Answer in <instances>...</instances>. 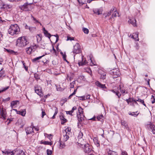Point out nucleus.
Returning a JSON list of instances; mask_svg holds the SVG:
<instances>
[{
  "label": "nucleus",
  "mask_w": 155,
  "mask_h": 155,
  "mask_svg": "<svg viewBox=\"0 0 155 155\" xmlns=\"http://www.w3.org/2000/svg\"><path fill=\"white\" fill-rule=\"evenodd\" d=\"M20 29L18 26L16 24L11 25L8 29V33L11 35L18 34Z\"/></svg>",
  "instance_id": "obj_1"
},
{
  "label": "nucleus",
  "mask_w": 155,
  "mask_h": 155,
  "mask_svg": "<svg viewBox=\"0 0 155 155\" xmlns=\"http://www.w3.org/2000/svg\"><path fill=\"white\" fill-rule=\"evenodd\" d=\"M28 43V41L24 37H19L17 41V45L21 48L25 47Z\"/></svg>",
  "instance_id": "obj_2"
},
{
  "label": "nucleus",
  "mask_w": 155,
  "mask_h": 155,
  "mask_svg": "<svg viewBox=\"0 0 155 155\" xmlns=\"http://www.w3.org/2000/svg\"><path fill=\"white\" fill-rule=\"evenodd\" d=\"M81 58L82 59V60L81 61H79L78 62V64L79 66H83L84 65H85L86 64L88 65V63L89 62H91V64H90L91 66L95 65H96V63L95 61H93L92 60L91 58L90 57V59L88 60V61H87L85 59L83 58V56H81Z\"/></svg>",
  "instance_id": "obj_3"
},
{
  "label": "nucleus",
  "mask_w": 155,
  "mask_h": 155,
  "mask_svg": "<svg viewBox=\"0 0 155 155\" xmlns=\"http://www.w3.org/2000/svg\"><path fill=\"white\" fill-rule=\"evenodd\" d=\"M78 110L79 114H77V115L79 122L78 123L81 124V122L84 120L85 118L83 114V109L81 107H79L78 108Z\"/></svg>",
  "instance_id": "obj_4"
},
{
  "label": "nucleus",
  "mask_w": 155,
  "mask_h": 155,
  "mask_svg": "<svg viewBox=\"0 0 155 155\" xmlns=\"http://www.w3.org/2000/svg\"><path fill=\"white\" fill-rule=\"evenodd\" d=\"M126 101L128 104L129 102H132V101H134V103L135 104H137V101L143 104L144 106H146V104L144 103V101L140 98H138L137 100H135L133 98H129L128 99H126Z\"/></svg>",
  "instance_id": "obj_5"
},
{
  "label": "nucleus",
  "mask_w": 155,
  "mask_h": 155,
  "mask_svg": "<svg viewBox=\"0 0 155 155\" xmlns=\"http://www.w3.org/2000/svg\"><path fill=\"white\" fill-rule=\"evenodd\" d=\"M7 117V113L5 108L0 107V118L5 120Z\"/></svg>",
  "instance_id": "obj_6"
},
{
  "label": "nucleus",
  "mask_w": 155,
  "mask_h": 155,
  "mask_svg": "<svg viewBox=\"0 0 155 155\" xmlns=\"http://www.w3.org/2000/svg\"><path fill=\"white\" fill-rule=\"evenodd\" d=\"M73 52L76 54L79 53L81 52V47L78 43H76L74 46Z\"/></svg>",
  "instance_id": "obj_7"
},
{
  "label": "nucleus",
  "mask_w": 155,
  "mask_h": 155,
  "mask_svg": "<svg viewBox=\"0 0 155 155\" xmlns=\"http://www.w3.org/2000/svg\"><path fill=\"white\" fill-rule=\"evenodd\" d=\"M83 147L82 148H84V151L85 153H89L92 150L91 147L87 143L83 146Z\"/></svg>",
  "instance_id": "obj_8"
},
{
  "label": "nucleus",
  "mask_w": 155,
  "mask_h": 155,
  "mask_svg": "<svg viewBox=\"0 0 155 155\" xmlns=\"http://www.w3.org/2000/svg\"><path fill=\"white\" fill-rule=\"evenodd\" d=\"M147 127L148 129L151 131L153 134H155V126L152 123H150L147 125Z\"/></svg>",
  "instance_id": "obj_9"
},
{
  "label": "nucleus",
  "mask_w": 155,
  "mask_h": 155,
  "mask_svg": "<svg viewBox=\"0 0 155 155\" xmlns=\"http://www.w3.org/2000/svg\"><path fill=\"white\" fill-rule=\"evenodd\" d=\"M34 90L35 92L39 96L41 97L42 95L41 87L38 85L35 86L34 87Z\"/></svg>",
  "instance_id": "obj_10"
},
{
  "label": "nucleus",
  "mask_w": 155,
  "mask_h": 155,
  "mask_svg": "<svg viewBox=\"0 0 155 155\" xmlns=\"http://www.w3.org/2000/svg\"><path fill=\"white\" fill-rule=\"evenodd\" d=\"M12 6L11 5L7 4H3L1 5L0 9H3L4 10H7L8 9H10L11 8Z\"/></svg>",
  "instance_id": "obj_11"
},
{
  "label": "nucleus",
  "mask_w": 155,
  "mask_h": 155,
  "mask_svg": "<svg viewBox=\"0 0 155 155\" xmlns=\"http://www.w3.org/2000/svg\"><path fill=\"white\" fill-rule=\"evenodd\" d=\"M98 73L101 75V78L103 80L105 79L106 78V72H105L102 70H99L98 71Z\"/></svg>",
  "instance_id": "obj_12"
},
{
  "label": "nucleus",
  "mask_w": 155,
  "mask_h": 155,
  "mask_svg": "<svg viewBox=\"0 0 155 155\" xmlns=\"http://www.w3.org/2000/svg\"><path fill=\"white\" fill-rule=\"evenodd\" d=\"M3 153H5L7 155H15V150L12 151L9 150H5L2 151Z\"/></svg>",
  "instance_id": "obj_13"
},
{
  "label": "nucleus",
  "mask_w": 155,
  "mask_h": 155,
  "mask_svg": "<svg viewBox=\"0 0 155 155\" xmlns=\"http://www.w3.org/2000/svg\"><path fill=\"white\" fill-rule=\"evenodd\" d=\"M103 10L102 8H96L93 9V12L94 13L97 15L102 14Z\"/></svg>",
  "instance_id": "obj_14"
},
{
  "label": "nucleus",
  "mask_w": 155,
  "mask_h": 155,
  "mask_svg": "<svg viewBox=\"0 0 155 155\" xmlns=\"http://www.w3.org/2000/svg\"><path fill=\"white\" fill-rule=\"evenodd\" d=\"M110 73L114 78L118 77L120 75V73L118 70H114L111 71Z\"/></svg>",
  "instance_id": "obj_15"
},
{
  "label": "nucleus",
  "mask_w": 155,
  "mask_h": 155,
  "mask_svg": "<svg viewBox=\"0 0 155 155\" xmlns=\"http://www.w3.org/2000/svg\"><path fill=\"white\" fill-rule=\"evenodd\" d=\"M15 155H25V153L23 150L16 149L15 150Z\"/></svg>",
  "instance_id": "obj_16"
},
{
  "label": "nucleus",
  "mask_w": 155,
  "mask_h": 155,
  "mask_svg": "<svg viewBox=\"0 0 155 155\" xmlns=\"http://www.w3.org/2000/svg\"><path fill=\"white\" fill-rule=\"evenodd\" d=\"M29 5H28V3H26L23 5L21 6V9L24 11H27L29 10L28 8V6Z\"/></svg>",
  "instance_id": "obj_17"
},
{
  "label": "nucleus",
  "mask_w": 155,
  "mask_h": 155,
  "mask_svg": "<svg viewBox=\"0 0 155 155\" xmlns=\"http://www.w3.org/2000/svg\"><path fill=\"white\" fill-rule=\"evenodd\" d=\"M95 84L97 87H98L100 88L104 89L106 88V87L105 84H101L99 81H96L95 82Z\"/></svg>",
  "instance_id": "obj_18"
},
{
  "label": "nucleus",
  "mask_w": 155,
  "mask_h": 155,
  "mask_svg": "<svg viewBox=\"0 0 155 155\" xmlns=\"http://www.w3.org/2000/svg\"><path fill=\"white\" fill-rule=\"evenodd\" d=\"M128 22L131 24L134 27H136V19L133 18H129L128 21Z\"/></svg>",
  "instance_id": "obj_19"
},
{
  "label": "nucleus",
  "mask_w": 155,
  "mask_h": 155,
  "mask_svg": "<svg viewBox=\"0 0 155 155\" xmlns=\"http://www.w3.org/2000/svg\"><path fill=\"white\" fill-rule=\"evenodd\" d=\"M26 132L27 134H28L34 133L33 128L31 127H28L25 129Z\"/></svg>",
  "instance_id": "obj_20"
},
{
  "label": "nucleus",
  "mask_w": 155,
  "mask_h": 155,
  "mask_svg": "<svg viewBox=\"0 0 155 155\" xmlns=\"http://www.w3.org/2000/svg\"><path fill=\"white\" fill-rule=\"evenodd\" d=\"M79 145L81 146L82 147H83V146L84 145L87 143L84 141L83 139H78V142Z\"/></svg>",
  "instance_id": "obj_21"
},
{
  "label": "nucleus",
  "mask_w": 155,
  "mask_h": 155,
  "mask_svg": "<svg viewBox=\"0 0 155 155\" xmlns=\"http://www.w3.org/2000/svg\"><path fill=\"white\" fill-rule=\"evenodd\" d=\"M121 124L122 126L124 127L125 129H126L128 130L129 129V127L128 125V124L126 121L124 120H121Z\"/></svg>",
  "instance_id": "obj_22"
},
{
  "label": "nucleus",
  "mask_w": 155,
  "mask_h": 155,
  "mask_svg": "<svg viewBox=\"0 0 155 155\" xmlns=\"http://www.w3.org/2000/svg\"><path fill=\"white\" fill-rule=\"evenodd\" d=\"M34 50L33 46H31L26 48V52L29 54H31L32 52L34 51Z\"/></svg>",
  "instance_id": "obj_23"
},
{
  "label": "nucleus",
  "mask_w": 155,
  "mask_h": 155,
  "mask_svg": "<svg viewBox=\"0 0 155 155\" xmlns=\"http://www.w3.org/2000/svg\"><path fill=\"white\" fill-rule=\"evenodd\" d=\"M130 37H131V38H133L135 40H137V41H139V39L138 38V32L134 33L133 35H130Z\"/></svg>",
  "instance_id": "obj_24"
},
{
  "label": "nucleus",
  "mask_w": 155,
  "mask_h": 155,
  "mask_svg": "<svg viewBox=\"0 0 155 155\" xmlns=\"http://www.w3.org/2000/svg\"><path fill=\"white\" fill-rule=\"evenodd\" d=\"M49 53H45V54H43L41 56H39L38 57H37L36 58H35L32 60V61L33 62H36L37 61H38L42 57L45 56V55L49 54Z\"/></svg>",
  "instance_id": "obj_25"
},
{
  "label": "nucleus",
  "mask_w": 155,
  "mask_h": 155,
  "mask_svg": "<svg viewBox=\"0 0 155 155\" xmlns=\"http://www.w3.org/2000/svg\"><path fill=\"white\" fill-rule=\"evenodd\" d=\"M17 114L24 116L26 114V110L25 109L21 110H20L17 111Z\"/></svg>",
  "instance_id": "obj_26"
},
{
  "label": "nucleus",
  "mask_w": 155,
  "mask_h": 155,
  "mask_svg": "<svg viewBox=\"0 0 155 155\" xmlns=\"http://www.w3.org/2000/svg\"><path fill=\"white\" fill-rule=\"evenodd\" d=\"M93 141L97 147H99L100 146L99 142L98 141L97 138V137H95L93 139Z\"/></svg>",
  "instance_id": "obj_27"
},
{
  "label": "nucleus",
  "mask_w": 155,
  "mask_h": 155,
  "mask_svg": "<svg viewBox=\"0 0 155 155\" xmlns=\"http://www.w3.org/2000/svg\"><path fill=\"white\" fill-rule=\"evenodd\" d=\"M60 120H62V121L61 122V124H62L64 123L67 120L66 119L64 118V115L63 114H61L60 116Z\"/></svg>",
  "instance_id": "obj_28"
},
{
  "label": "nucleus",
  "mask_w": 155,
  "mask_h": 155,
  "mask_svg": "<svg viewBox=\"0 0 155 155\" xmlns=\"http://www.w3.org/2000/svg\"><path fill=\"white\" fill-rule=\"evenodd\" d=\"M44 135L45 137L48 138L50 141L51 140L53 136V135L51 134H48L47 133H44Z\"/></svg>",
  "instance_id": "obj_29"
},
{
  "label": "nucleus",
  "mask_w": 155,
  "mask_h": 155,
  "mask_svg": "<svg viewBox=\"0 0 155 155\" xmlns=\"http://www.w3.org/2000/svg\"><path fill=\"white\" fill-rule=\"evenodd\" d=\"M71 130V128L70 127H68L63 132L64 134H66L69 135Z\"/></svg>",
  "instance_id": "obj_30"
},
{
  "label": "nucleus",
  "mask_w": 155,
  "mask_h": 155,
  "mask_svg": "<svg viewBox=\"0 0 155 155\" xmlns=\"http://www.w3.org/2000/svg\"><path fill=\"white\" fill-rule=\"evenodd\" d=\"M118 15V13L117 12L115 11L112 14V16L110 17L111 19H112V18H113L112 21H114L115 20L114 18L116 17Z\"/></svg>",
  "instance_id": "obj_31"
},
{
  "label": "nucleus",
  "mask_w": 155,
  "mask_h": 155,
  "mask_svg": "<svg viewBox=\"0 0 155 155\" xmlns=\"http://www.w3.org/2000/svg\"><path fill=\"white\" fill-rule=\"evenodd\" d=\"M63 140V142L66 141L69 139L68 135L66 134H64Z\"/></svg>",
  "instance_id": "obj_32"
},
{
  "label": "nucleus",
  "mask_w": 155,
  "mask_h": 155,
  "mask_svg": "<svg viewBox=\"0 0 155 155\" xmlns=\"http://www.w3.org/2000/svg\"><path fill=\"white\" fill-rule=\"evenodd\" d=\"M104 116L102 114L98 115L97 117V119L98 121H100L101 122L103 121Z\"/></svg>",
  "instance_id": "obj_33"
},
{
  "label": "nucleus",
  "mask_w": 155,
  "mask_h": 155,
  "mask_svg": "<svg viewBox=\"0 0 155 155\" xmlns=\"http://www.w3.org/2000/svg\"><path fill=\"white\" fill-rule=\"evenodd\" d=\"M59 142L60 143L59 148L60 149H61L65 147V145L63 142L61 141L60 140L59 141Z\"/></svg>",
  "instance_id": "obj_34"
},
{
  "label": "nucleus",
  "mask_w": 155,
  "mask_h": 155,
  "mask_svg": "<svg viewBox=\"0 0 155 155\" xmlns=\"http://www.w3.org/2000/svg\"><path fill=\"white\" fill-rule=\"evenodd\" d=\"M18 101H12L11 103V107L12 108L14 107V106L17 104V103L18 102Z\"/></svg>",
  "instance_id": "obj_35"
},
{
  "label": "nucleus",
  "mask_w": 155,
  "mask_h": 155,
  "mask_svg": "<svg viewBox=\"0 0 155 155\" xmlns=\"http://www.w3.org/2000/svg\"><path fill=\"white\" fill-rule=\"evenodd\" d=\"M137 112H129V114L130 115H131L132 116H133L134 117H137L139 113H137Z\"/></svg>",
  "instance_id": "obj_36"
},
{
  "label": "nucleus",
  "mask_w": 155,
  "mask_h": 155,
  "mask_svg": "<svg viewBox=\"0 0 155 155\" xmlns=\"http://www.w3.org/2000/svg\"><path fill=\"white\" fill-rule=\"evenodd\" d=\"M37 43H39L42 39V35L41 34L38 35L36 36Z\"/></svg>",
  "instance_id": "obj_37"
},
{
  "label": "nucleus",
  "mask_w": 155,
  "mask_h": 155,
  "mask_svg": "<svg viewBox=\"0 0 155 155\" xmlns=\"http://www.w3.org/2000/svg\"><path fill=\"white\" fill-rule=\"evenodd\" d=\"M108 155H118V154L116 152L110 150L108 151Z\"/></svg>",
  "instance_id": "obj_38"
},
{
  "label": "nucleus",
  "mask_w": 155,
  "mask_h": 155,
  "mask_svg": "<svg viewBox=\"0 0 155 155\" xmlns=\"http://www.w3.org/2000/svg\"><path fill=\"white\" fill-rule=\"evenodd\" d=\"M44 34L46 37H48L49 38H50L51 35L48 32V31H45V32H44Z\"/></svg>",
  "instance_id": "obj_39"
},
{
  "label": "nucleus",
  "mask_w": 155,
  "mask_h": 155,
  "mask_svg": "<svg viewBox=\"0 0 155 155\" xmlns=\"http://www.w3.org/2000/svg\"><path fill=\"white\" fill-rule=\"evenodd\" d=\"M60 53L61 54V55H62V56L63 57V58L64 59V60H65L66 61L68 62L67 61L66 59V55L65 53L64 52V53H63L62 52H61Z\"/></svg>",
  "instance_id": "obj_40"
},
{
  "label": "nucleus",
  "mask_w": 155,
  "mask_h": 155,
  "mask_svg": "<svg viewBox=\"0 0 155 155\" xmlns=\"http://www.w3.org/2000/svg\"><path fill=\"white\" fill-rule=\"evenodd\" d=\"M112 91L113 92L115 93L116 94V95L118 96L119 98L120 96H121V94H120L119 92L118 91H115L114 90H112Z\"/></svg>",
  "instance_id": "obj_41"
},
{
  "label": "nucleus",
  "mask_w": 155,
  "mask_h": 155,
  "mask_svg": "<svg viewBox=\"0 0 155 155\" xmlns=\"http://www.w3.org/2000/svg\"><path fill=\"white\" fill-rule=\"evenodd\" d=\"M83 31L84 32V33H85L86 34H88L89 33V31L88 29L85 28H83Z\"/></svg>",
  "instance_id": "obj_42"
},
{
  "label": "nucleus",
  "mask_w": 155,
  "mask_h": 155,
  "mask_svg": "<svg viewBox=\"0 0 155 155\" xmlns=\"http://www.w3.org/2000/svg\"><path fill=\"white\" fill-rule=\"evenodd\" d=\"M58 112V108H56L55 110V112L53 116L52 117V119H54L55 118V116L57 114Z\"/></svg>",
  "instance_id": "obj_43"
},
{
  "label": "nucleus",
  "mask_w": 155,
  "mask_h": 155,
  "mask_svg": "<svg viewBox=\"0 0 155 155\" xmlns=\"http://www.w3.org/2000/svg\"><path fill=\"white\" fill-rule=\"evenodd\" d=\"M151 101L152 104H153L155 103V97L153 95L151 96Z\"/></svg>",
  "instance_id": "obj_44"
},
{
  "label": "nucleus",
  "mask_w": 155,
  "mask_h": 155,
  "mask_svg": "<svg viewBox=\"0 0 155 155\" xmlns=\"http://www.w3.org/2000/svg\"><path fill=\"white\" fill-rule=\"evenodd\" d=\"M76 91H77V89L74 90L73 92L69 95V96L68 97V98L71 99L73 96L75 95L76 94Z\"/></svg>",
  "instance_id": "obj_45"
},
{
  "label": "nucleus",
  "mask_w": 155,
  "mask_h": 155,
  "mask_svg": "<svg viewBox=\"0 0 155 155\" xmlns=\"http://www.w3.org/2000/svg\"><path fill=\"white\" fill-rule=\"evenodd\" d=\"M118 89L120 90V92L122 93H125V90L124 89H122L120 85L118 88Z\"/></svg>",
  "instance_id": "obj_46"
},
{
  "label": "nucleus",
  "mask_w": 155,
  "mask_h": 155,
  "mask_svg": "<svg viewBox=\"0 0 155 155\" xmlns=\"http://www.w3.org/2000/svg\"><path fill=\"white\" fill-rule=\"evenodd\" d=\"M83 136V133L81 132H80L79 133V134H78V139H82V136Z\"/></svg>",
  "instance_id": "obj_47"
},
{
  "label": "nucleus",
  "mask_w": 155,
  "mask_h": 155,
  "mask_svg": "<svg viewBox=\"0 0 155 155\" xmlns=\"http://www.w3.org/2000/svg\"><path fill=\"white\" fill-rule=\"evenodd\" d=\"M75 81H74L70 84V87L71 88H73L74 87V84H75Z\"/></svg>",
  "instance_id": "obj_48"
},
{
  "label": "nucleus",
  "mask_w": 155,
  "mask_h": 155,
  "mask_svg": "<svg viewBox=\"0 0 155 155\" xmlns=\"http://www.w3.org/2000/svg\"><path fill=\"white\" fill-rule=\"evenodd\" d=\"M9 88V87H5L2 90H0V93L1 92H3L6 90L7 89H8Z\"/></svg>",
  "instance_id": "obj_49"
},
{
  "label": "nucleus",
  "mask_w": 155,
  "mask_h": 155,
  "mask_svg": "<svg viewBox=\"0 0 155 155\" xmlns=\"http://www.w3.org/2000/svg\"><path fill=\"white\" fill-rule=\"evenodd\" d=\"M52 151L49 149H47V153L48 155H51L52 154Z\"/></svg>",
  "instance_id": "obj_50"
},
{
  "label": "nucleus",
  "mask_w": 155,
  "mask_h": 155,
  "mask_svg": "<svg viewBox=\"0 0 155 155\" xmlns=\"http://www.w3.org/2000/svg\"><path fill=\"white\" fill-rule=\"evenodd\" d=\"M111 14V12H108L107 13L105 14H104V15L105 16V18H106L107 17L109 16Z\"/></svg>",
  "instance_id": "obj_51"
},
{
  "label": "nucleus",
  "mask_w": 155,
  "mask_h": 155,
  "mask_svg": "<svg viewBox=\"0 0 155 155\" xmlns=\"http://www.w3.org/2000/svg\"><path fill=\"white\" fill-rule=\"evenodd\" d=\"M74 40V37H71L69 36H67V41H72Z\"/></svg>",
  "instance_id": "obj_52"
},
{
  "label": "nucleus",
  "mask_w": 155,
  "mask_h": 155,
  "mask_svg": "<svg viewBox=\"0 0 155 155\" xmlns=\"http://www.w3.org/2000/svg\"><path fill=\"white\" fill-rule=\"evenodd\" d=\"M79 99L81 100L84 101V100H85V96H83L79 97Z\"/></svg>",
  "instance_id": "obj_53"
},
{
  "label": "nucleus",
  "mask_w": 155,
  "mask_h": 155,
  "mask_svg": "<svg viewBox=\"0 0 155 155\" xmlns=\"http://www.w3.org/2000/svg\"><path fill=\"white\" fill-rule=\"evenodd\" d=\"M121 155H128L127 152L124 150H121Z\"/></svg>",
  "instance_id": "obj_54"
},
{
  "label": "nucleus",
  "mask_w": 155,
  "mask_h": 155,
  "mask_svg": "<svg viewBox=\"0 0 155 155\" xmlns=\"http://www.w3.org/2000/svg\"><path fill=\"white\" fill-rule=\"evenodd\" d=\"M10 54L17 55L18 54V53L17 51H14L12 50Z\"/></svg>",
  "instance_id": "obj_55"
},
{
  "label": "nucleus",
  "mask_w": 155,
  "mask_h": 155,
  "mask_svg": "<svg viewBox=\"0 0 155 155\" xmlns=\"http://www.w3.org/2000/svg\"><path fill=\"white\" fill-rule=\"evenodd\" d=\"M72 111H71V110L69 111H66V113L67 114H69L71 116H72L73 115L72 114V113H73Z\"/></svg>",
  "instance_id": "obj_56"
},
{
  "label": "nucleus",
  "mask_w": 155,
  "mask_h": 155,
  "mask_svg": "<svg viewBox=\"0 0 155 155\" xmlns=\"http://www.w3.org/2000/svg\"><path fill=\"white\" fill-rule=\"evenodd\" d=\"M67 101V99L66 98H65L63 99H62L61 101V102H63V104L64 103L66 102Z\"/></svg>",
  "instance_id": "obj_57"
},
{
  "label": "nucleus",
  "mask_w": 155,
  "mask_h": 155,
  "mask_svg": "<svg viewBox=\"0 0 155 155\" xmlns=\"http://www.w3.org/2000/svg\"><path fill=\"white\" fill-rule=\"evenodd\" d=\"M85 96V100L89 99H90V95L88 94Z\"/></svg>",
  "instance_id": "obj_58"
},
{
  "label": "nucleus",
  "mask_w": 155,
  "mask_h": 155,
  "mask_svg": "<svg viewBox=\"0 0 155 155\" xmlns=\"http://www.w3.org/2000/svg\"><path fill=\"white\" fill-rule=\"evenodd\" d=\"M5 21L4 20H2L1 17H0V23H4Z\"/></svg>",
  "instance_id": "obj_59"
},
{
  "label": "nucleus",
  "mask_w": 155,
  "mask_h": 155,
  "mask_svg": "<svg viewBox=\"0 0 155 155\" xmlns=\"http://www.w3.org/2000/svg\"><path fill=\"white\" fill-rule=\"evenodd\" d=\"M10 97H8L4 99L3 100V101H9L10 100Z\"/></svg>",
  "instance_id": "obj_60"
},
{
  "label": "nucleus",
  "mask_w": 155,
  "mask_h": 155,
  "mask_svg": "<svg viewBox=\"0 0 155 155\" xmlns=\"http://www.w3.org/2000/svg\"><path fill=\"white\" fill-rule=\"evenodd\" d=\"M13 119L12 118H9L7 119V120H9V122L7 124H8L11 122L13 120Z\"/></svg>",
  "instance_id": "obj_61"
},
{
  "label": "nucleus",
  "mask_w": 155,
  "mask_h": 155,
  "mask_svg": "<svg viewBox=\"0 0 155 155\" xmlns=\"http://www.w3.org/2000/svg\"><path fill=\"white\" fill-rule=\"evenodd\" d=\"M3 69H2L0 71V77H2L4 73L2 71Z\"/></svg>",
  "instance_id": "obj_62"
},
{
  "label": "nucleus",
  "mask_w": 155,
  "mask_h": 155,
  "mask_svg": "<svg viewBox=\"0 0 155 155\" xmlns=\"http://www.w3.org/2000/svg\"><path fill=\"white\" fill-rule=\"evenodd\" d=\"M46 113L44 111H42V117H43L45 115Z\"/></svg>",
  "instance_id": "obj_63"
},
{
  "label": "nucleus",
  "mask_w": 155,
  "mask_h": 155,
  "mask_svg": "<svg viewBox=\"0 0 155 155\" xmlns=\"http://www.w3.org/2000/svg\"><path fill=\"white\" fill-rule=\"evenodd\" d=\"M77 109V107L75 106L74 107L72 108V110H71V111H72V112L73 113L74 112V110H76Z\"/></svg>",
  "instance_id": "obj_64"
}]
</instances>
